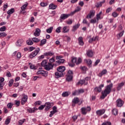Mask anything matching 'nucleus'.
<instances>
[{"label":"nucleus","instance_id":"nucleus-1","mask_svg":"<svg viewBox=\"0 0 125 125\" xmlns=\"http://www.w3.org/2000/svg\"><path fill=\"white\" fill-rule=\"evenodd\" d=\"M112 88H113V84L112 83L106 85L104 90L102 91V96H101V98L102 99H104L105 97H106L108 95L110 94L112 91Z\"/></svg>","mask_w":125,"mask_h":125},{"label":"nucleus","instance_id":"nucleus-2","mask_svg":"<svg viewBox=\"0 0 125 125\" xmlns=\"http://www.w3.org/2000/svg\"><path fill=\"white\" fill-rule=\"evenodd\" d=\"M58 72L55 73V77L57 79H59L60 77H63L64 71L66 68L64 66H60L57 69Z\"/></svg>","mask_w":125,"mask_h":125},{"label":"nucleus","instance_id":"nucleus-3","mask_svg":"<svg viewBox=\"0 0 125 125\" xmlns=\"http://www.w3.org/2000/svg\"><path fill=\"white\" fill-rule=\"evenodd\" d=\"M44 105L45 107L44 109L45 111H48V110H49V109L54 105V104H53V103L46 102Z\"/></svg>","mask_w":125,"mask_h":125},{"label":"nucleus","instance_id":"nucleus-4","mask_svg":"<svg viewBox=\"0 0 125 125\" xmlns=\"http://www.w3.org/2000/svg\"><path fill=\"white\" fill-rule=\"evenodd\" d=\"M40 52V48H37L35 51L33 52L29 55L30 58H34L35 56H37V54Z\"/></svg>","mask_w":125,"mask_h":125},{"label":"nucleus","instance_id":"nucleus-5","mask_svg":"<svg viewBox=\"0 0 125 125\" xmlns=\"http://www.w3.org/2000/svg\"><path fill=\"white\" fill-rule=\"evenodd\" d=\"M95 15V11L93 10H90L89 13L87 15V16L86 17V18H87V19L92 18V17H94Z\"/></svg>","mask_w":125,"mask_h":125},{"label":"nucleus","instance_id":"nucleus-6","mask_svg":"<svg viewBox=\"0 0 125 125\" xmlns=\"http://www.w3.org/2000/svg\"><path fill=\"white\" fill-rule=\"evenodd\" d=\"M54 66V65L52 63H48L44 68L46 71H50V70H52L53 69Z\"/></svg>","mask_w":125,"mask_h":125},{"label":"nucleus","instance_id":"nucleus-7","mask_svg":"<svg viewBox=\"0 0 125 125\" xmlns=\"http://www.w3.org/2000/svg\"><path fill=\"white\" fill-rule=\"evenodd\" d=\"M57 113V107L54 106L53 107V110L50 111V114H49V116L50 118L52 117V116L54 115V114H56Z\"/></svg>","mask_w":125,"mask_h":125},{"label":"nucleus","instance_id":"nucleus-8","mask_svg":"<svg viewBox=\"0 0 125 125\" xmlns=\"http://www.w3.org/2000/svg\"><path fill=\"white\" fill-rule=\"evenodd\" d=\"M37 75H41L43 77H46L47 76V71L44 70H39L37 73Z\"/></svg>","mask_w":125,"mask_h":125},{"label":"nucleus","instance_id":"nucleus-9","mask_svg":"<svg viewBox=\"0 0 125 125\" xmlns=\"http://www.w3.org/2000/svg\"><path fill=\"white\" fill-rule=\"evenodd\" d=\"M124 103L125 102H124V101L122 100L121 99H119L116 101V105L117 107H122Z\"/></svg>","mask_w":125,"mask_h":125},{"label":"nucleus","instance_id":"nucleus-10","mask_svg":"<svg viewBox=\"0 0 125 125\" xmlns=\"http://www.w3.org/2000/svg\"><path fill=\"white\" fill-rule=\"evenodd\" d=\"M102 87H104V84H101L99 87H95L94 90L96 92H101L102 91Z\"/></svg>","mask_w":125,"mask_h":125},{"label":"nucleus","instance_id":"nucleus-11","mask_svg":"<svg viewBox=\"0 0 125 125\" xmlns=\"http://www.w3.org/2000/svg\"><path fill=\"white\" fill-rule=\"evenodd\" d=\"M28 100V96L27 95H24L23 97L21 99V105H24Z\"/></svg>","mask_w":125,"mask_h":125},{"label":"nucleus","instance_id":"nucleus-12","mask_svg":"<svg viewBox=\"0 0 125 125\" xmlns=\"http://www.w3.org/2000/svg\"><path fill=\"white\" fill-rule=\"evenodd\" d=\"M70 15V14H62L61 15L60 19L62 20H65V19H67L68 17H69Z\"/></svg>","mask_w":125,"mask_h":125},{"label":"nucleus","instance_id":"nucleus-13","mask_svg":"<svg viewBox=\"0 0 125 125\" xmlns=\"http://www.w3.org/2000/svg\"><path fill=\"white\" fill-rule=\"evenodd\" d=\"M105 111L106 110L104 109L99 110L96 111V114H97V115H98L99 116H101V115H103V114H104V113H105Z\"/></svg>","mask_w":125,"mask_h":125},{"label":"nucleus","instance_id":"nucleus-14","mask_svg":"<svg viewBox=\"0 0 125 125\" xmlns=\"http://www.w3.org/2000/svg\"><path fill=\"white\" fill-rule=\"evenodd\" d=\"M41 35V29L40 28H36L35 32L34 33L35 37H39Z\"/></svg>","mask_w":125,"mask_h":125},{"label":"nucleus","instance_id":"nucleus-15","mask_svg":"<svg viewBox=\"0 0 125 125\" xmlns=\"http://www.w3.org/2000/svg\"><path fill=\"white\" fill-rule=\"evenodd\" d=\"M3 82H4V78L1 77L0 78V89H2V87H3V85L4 84H3Z\"/></svg>","mask_w":125,"mask_h":125},{"label":"nucleus","instance_id":"nucleus-16","mask_svg":"<svg viewBox=\"0 0 125 125\" xmlns=\"http://www.w3.org/2000/svg\"><path fill=\"white\" fill-rule=\"evenodd\" d=\"M86 54L88 57H92L93 56V51L92 50H88Z\"/></svg>","mask_w":125,"mask_h":125},{"label":"nucleus","instance_id":"nucleus-17","mask_svg":"<svg viewBox=\"0 0 125 125\" xmlns=\"http://www.w3.org/2000/svg\"><path fill=\"white\" fill-rule=\"evenodd\" d=\"M28 113H35L36 111H38V109L36 107H33V108H30L27 109Z\"/></svg>","mask_w":125,"mask_h":125},{"label":"nucleus","instance_id":"nucleus-18","mask_svg":"<svg viewBox=\"0 0 125 125\" xmlns=\"http://www.w3.org/2000/svg\"><path fill=\"white\" fill-rule=\"evenodd\" d=\"M107 74V70L106 69H104L102 71V72L100 73H99L98 76L101 78L102 76H104V75H106Z\"/></svg>","mask_w":125,"mask_h":125},{"label":"nucleus","instance_id":"nucleus-19","mask_svg":"<svg viewBox=\"0 0 125 125\" xmlns=\"http://www.w3.org/2000/svg\"><path fill=\"white\" fill-rule=\"evenodd\" d=\"M57 8V5H55L53 3H51L49 5V9H56Z\"/></svg>","mask_w":125,"mask_h":125},{"label":"nucleus","instance_id":"nucleus-20","mask_svg":"<svg viewBox=\"0 0 125 125\" xmlns=\"http://www.w3.org/2000/svg\"><path fill=\"white\" fill-rule=\"evenodd\" d=\"M83 37H80L78 38V42H79V43L80 45L83 46L84 44L83 43Z\"/></svg>","mask_w":125,"mask_h":125},{"label":"nucleus","instance_id":"nucleus-21","mask_svg":"<svg viewBox=\"0 0 125 125\" xmlns=\"http://www.w3.org/2000/svg\"><path fill=\"white\" fill-rule=\"evenodd\" d=\"M124 85H125L124 82L119 83L117 86V90L119 91L120 89H122V87H123Z\"/></svg>","mask_w":125,"mask_h":125},{"label":"nucleus","instance_id":"nucleus-22","mask_svg":"<svg viewBox=\"0 0 125 125\" xmlns=\"http://www.w3.org/2000/svg\"><path fill=\"white\" fill-rule=\"evenodd\" d=\"M70 94H71L70 92L65 91V92H63L62 93V97H68V95H70Z\"/></svg>","mask_w":125,"mask_h":125},{"label":"nucleus","instance_id":"nucleus-23","mask_svg":"<svg viewBox=\"0 0 125 125\" xmlns=\"http://www.w3.org/2000/svg\"><path fill=\"white\" fill-rule=\"evenodd\" d=\"M80 26H81V24H80L79 23H77L76 25L73 26L72 29L73 32H76V31H77V29H78Z\"/></svg>","mask_w":125,"mask_h":125},{"label":"nucleus","instance_id":"nucleus-24","mask_svg":"<svg viewBox=\"0 0 125 125\" xmlns=\"http://www.w3.org/2000/svg\"><path fill=\"white\" fill-rule=\"evenodd\" d=\"M22 43H23V40H18V41L16 43L17 46H21V45H22Z\"/></svg>","mask_w":125,"mask_h":125},{"label":"nucleus","instance_id":"nucleus-25","mask_svg":"<svg viewBox=\"0 0 125 125\" xmlns=\"http://www.w3.org/2000/svg\"><path fill=\"white\" fill-rule=\"evenodd\" d=\"M79 102H80V99L78 97H75L72 100V103L78 104Z\"/></svg>","mask_w":125,"mask_h":125},{"label":"nucleus","instance_id":"nucleus-26","mask_svg":"<svg viewBox=\"0 0 125 125\" xmlns=\"http://www.w3.org/2000/svg\"><path fill=\"white\" fill-rule=\"evenodd\" d=\"M118 113H119V111L118 110V109L117 108H114L112 110V113L113 114V115H114V116H117V115H118Z\"/></svg>","mask_w":125,"mask_h":125},{"label":"nucleus","instance_id":"nucleus-27","mask_svg":"<svg viewBox=\"0 0 125 125\" xmlns=\"http://www.w3.org/2000/svg\"><path fill=\"white\" fill-rule=\"evenodd\" d=\"M14 12H15V10H14V9L12 8L10 10H9L7 13V14H8V15H11V14H13V13H14Z\"/></svg>","mask_w":125,"mask_h":125},{"label":"nucleus","instance_id":"nucleus-28","mask_svg":"<svg viewBox=\"0 0 125 125\" xmlns=\"http://www.w3.org/2000/svg\"><path fill=\"white\" fill-rule=\"evenodd\" d=\"M41 64H42V67H44V68L45 66L47 65V60H44L42 61V62H41Z\"/></svg>","mask_w":125,"mask_h":125},{"label":"nucleus","instance_id":"nucleus-29","mask_svg":"<svg viewBox=\"0 0 125 125\" xmlns=\"http://www.w3.org/2000/svg\"><path fill=\"white\" fill-rule=\"evenodd\" d=\"M124 33H125V31H123L122 32H120V33L117 35V37L118 40H120V38H122V36H124Z\"/></svg>","mask_w":125,"mask_h":125},{"label":"nucleus","instance_id":"nucleus-30","mask_svg":"<svg viewBox=\"0 0 125 125\" xmlns=\"http://www.w3.org/2000/svg\"><path fill=\"white\" fill-rule=\"evenodd\" d=\"M53 30V27L51 26L49 28L46 30V32H47L48 34H51L52 32V30Z\"/></svg>","mask_w":125,"mask_h":125},{"label":"nucleus","instance_id":"nucleus-31","mask_svg":"<svg viewBox=\"0 0 125 125\" xmlns=\"http://www.w3.org/2000/svg\"><path fill=\"white\" fill-rule=\"evenodd\" d=\"M54 55V53H53L51 51L46 52L44 53V55H45V56H52V55Z\"/></svg>","mask_w":125,"mask_h":125},{"label":"nucleus","instance_id":"nucleus-32","mask_svg":"<svg viewBox=\"0 0 125 125\" xmlns=\"http://www.w3.org/2000/svg\"><path fill=\"white\" fill-rule=\"evenodd\" d=\"M82 110V113L83 115H86V113H87V111H86V108L85 107H82L81 108Z\"/></svg>","mask_w":125,"mask_h":125},{"label":"nucleus","instance_id":"nucleus-33","mask_svg":"<svg viewBox=\"0 0 125 125\" xmlns=\"http://www.w3.org/2000/svg\"><path fill=\"white\" fill-rule=\"evenodd\" d=\"M65 62V60L64 59H60L58 61H57L56 64H58L59 65H60V64L63 63Z\"/></svg>","mask_w":125,"mask_h":125},{"label":"nucleus","instance_id":"nucleus-34","mask_svg":"<svg viewBox=\"0 0 125 125\" xmlns=\"http://www.w3.org/2000/svg\"><path fill=\"white\" fill-rule=\"evenodd\" d=\"M101 14H102V12H100L99 14H97L96 15V19L99 21L101 19Z\"/></svg>","mask_w":125,"mask_h":125},{"label":"nucleus","instance_id":"nucleus-35","mask_svg":"<svg viewBox=\"0 0 125 125\" xmlns=\"http://www.w3.org/2000/svg\"><path fill=\"white\" fill-rule=\"evenodd\" d=\"M90 23L92 24H95V23H98V21L94 18L90 20Z\"/></svg>","mask_w":125,"mask_h":125},{"label":"nucleus","instance_id":"nucleus-36","mask_svg":"<svg viewBox=\"0 0 125 125\" xmlns=\"http://www.w3.org/2000/svg\"><path fill=\"white\" fill-rule=\"evenodd\" d=\"M102 3H103V2H99L96 3L95 6L97 7V8H98V7H101L102 6Z\"/></svg>","mask_w":125,"mask_h":125},{"label":"nucleus","instance_id":"nucleus-37","mask_svg":"<svg viewBox=\"0 0 125 125\" xmlns=\"http://www.w3.org/2000/svg\"><path fill=\"white\" fill-rule=\"evenodd\" d=\"M46 43V39H43L41 41V43L40 44V46H42L43 44H45Z\"/></svg>","mask_w":125,"mask_h":125},{"label":"nucleus","instance_id":"nucleus-38","mask_svg":"<svg viewBox=\"0 0 125 125\" xmlns=\"http://www.w3.org/2000/svg\"><path fill=\"white\" fill-rule=\"evenodd\" d=\"M26 43L28 45H32V44H34V42L31 39L27 40L26 41Z\"/></svg>","mask_w":125,"mask_h":125},{"label":"nucleus","instance_id":"nucleus-39","mask_svg":"<svg viewBox=\"0 0 125 125\" xmlns=\"http://www.w3.org/2000/svg\"><path fill=\"white\" fill-rule=\"evenodd\" d=\"M72 80H73V76H72V75H67L66 81H67V82H71Z\"/></svg>","mask_w":125,"mask_h":125},{"label":"nucleus","instance_id":"nucleus-40","mask_svg":"<svg viewBox=\"0 0 125 125\" xmlns=\"http://www.w3.org/2000/svg\"><path fill=\"white\" fill-rule=\"evenodd\" d=\"M32 41L34 42L37 43L39 42L41 40L38 38L34 37L32 38Z\"/></svg>","mask_w":125,"mask_h":125},{"label":"nucleus","instance_id":"nucleus-41","mask_svg":"<svg viewBox=\"0 0 125 125\" xmlns=\"http://www.w3.org/2000/svg\"><path fill=\"white\" fill-rule=\"evenodd\" d=\"M69 29L67 28V26H64L62 28V33H68Z\"/></svg>","mask_w":125,"mask_h":125},{"label":"nucleus","instance_id":"nucleus-42","mask_svg":"<svg viewBox=\"0 0 125 125\" xmlns=\"http://www.w3.org/2000/svg\"><path fill=\"white\" fill-rule=\"evenodd\" d=\"M26 121V119H23L22 120H21L20 121H19L18 123H19V125H22V124H24V123H25V122Z\"/></svg>","mask_w":125,"mask_h":125},{"label":"nucleus","instance_id":"nucleus-43","mask_svg":"<svg viewBox=\"0 0 125 125\" xmlns=\"http://www.w3.org/2000/svg\"><path fill=\"white\" fill-rule=\"evenodd\" d=\"M84 61L89 65H91V64H92V61H91V60H89V59H88V60H85Z\"/></svg>","mask_w":125,"mask_h":125},{"label":"nucleus","instance_id":"nucleus-44","mask_svg":"<svg viewBox=\"0 0 125 125\" xmlns=\"http://www.w3.org/2000/svg\"><path fill=\"white\" fill-rule=\"evenodd\" d=\"M13 83H14V80L13 79H11L9 82V86L11 87L12 86V84H13Z\"/></svg>","mask_w":125,"mask_h":125},{"label":"nucleus","instance_id":"nucleus-45","mask_svg":"<svg viewBox=\"0 0 125 125\" xmlns=\"http://www.w3.org/2000/svg\"><path fill=\"white\" fill-rule=\"evenodd\" d=\"M83 24H86V25H87L88 27H89V26H90V24L89 23L87 22V21L86 19H83Z\"/></svg>","mask_w":125,"mask_h":125},{"label":"nucleus","instance_id":"nucleus-46","mask_svg":"<svg viewBox=\"0 0 125 125\" xmlns=\"http://www.w3.org/2000/svg\"><path fill=\"white\" fill-rule=\"evenodd\" d=\"M82 60L81 58H79L77 61H76V65H79L82 63Z\"/></svg>","mask_w":125,"mask_h":125},{"label":"nucleus","instance_id":"nucleus-47","mask_svg":"<svg viewBox=\"0 0 125 125\" xmlns=\"http://www.w3.org/2000/svg\"><path fill=\"white\" fill-rule=\"evenodd\" d=\"M27 6H28V3L26 2L21 7V9L25 10Z\"/></svg>","mask_w":125,"mask_h":125},{"label":"nucleus","instance_id":"nucleus-48","mask_svg":"<svg viewBox=\"0 0 125 125\" xmlns=\"http://www.w3.org/2000/svg\"><path fill=\"white\" fill-rule=\"evenodd\" d=\"M72 95L75 96L76 95H80L79 94V91L78 90H75L72 92Z\"/></svg>","mask_w":125,"mask_h":125},{"label":"nucleus","instance_id":"nucleus-49","mask_svg":"<svg viewBox=\"0 0 125 125\" xmlns=\"http://www.w3.org/2000/svg\"><path fill=\"white\" fill-rule=\"evenodd\" d=\"M85 83V80H81L80 82H79L77 84H81V85H83V83Z\"/></svg>","mask_w":125,"mask_h":125},{"label":"nucleus","instance_id":"nucleus-50","mask_svg":"<svg viewBox=\"0 0 125 125\" xmlns=\"http://www.w3.org/2000/svg\"><path fill=\"white\" fill-rule=\"evenodd\" d=\"M6 30V27L5 26H3L0 28V32H4Z\"/></svg>","mask_w":125,"mask_h":125},{"label":"nucleus","instance_id":"nucleus-51","mask_svg":"<svg viewBox=\"0 0 125 125\" xmlns=\"http://www.w3.org/2000/svg\"><path fill=\"white\" fill-rule=\"evenodd\" d=\"M71 62L72 63H74L75 64V63H76V64H77V58H72V60H71Z\"/></svg>","mask_w":125,"mask_h":125},{"label":"nucleus","instance_id":"nucleus-52","mask_svg":"<svg viewBox=\"0 0 125 125\" xmlns=\"http://www.w3.org/2000/svg\"><path fill=\"white\" fill-rule=\"evenodd\" d=\"M45 107V105L44 104L41 105L39 107L38 110H43V109H44Z\"/></svg>","mask_w":125,"mask_h":125},{"label":"nucleus","instance_id":"nucleus-53","mask_svg":"<svg viewBox=\"0 0 125 125\" xmlns=\"http://www.w3.org/2000/svg\"><path fill=\"white\" fill-rule=\"evenodd\" d=\"M10 119L7 118L5 122V125H9V123H10Z\"/></svg>","mask_w":125,"mask_h":125},{"label":"nucleus","instance_id":"nucleus-54","mask_svg":"<svg viewBox=\"0 0 125 125\" xmlns=\"http://www.w3.org/2000/svg\"><path fill=\"white\" fill-rule=\"evenodd\" d=\"M61 27L60 26L58 27L56 30V33H58V34H59V33H61Z\"/></svg>","mask_w":125,"mask_h":125},{"label":"nucleus","instance_id":"nucleus-55","mask_svg":"<svg viewBox=\"0 0 125 125\" xmlns=\"http://www.w3.org/2000/svg\"><path fill=\"white\" fill-rule=\"evenodd\" d=\"M100 62V59H98V60H96L95 62L93 64V66H97V65H98V63H99Z\"/></svg>","mask_w":125,"mask_h":125},{"label":"nucleus","instance_id":"nucleus-56","mask_svg":"<svg viewBox=\"0 0 125 125\" xmlns=\"http://www.w3.org/2000/svg\"><path fill=\"white\" fill-rule=\"evenodd\" d=\"M7 106L8 108H9V109H11V108H12V106H13V104L11 103H9L7 104Z\"/></svg>","mask_w":125,"mask_h":125},{"label":"nucleus","instance_id":"nucleus-57","mask_svg":"<svg viewBox=\"0 0 125 125\" xmlns=\"http://www.w3.org/2000/svg\"><path fill=\"white\" fill-rule=\"evenodd\" d=\"M40 5L42 6L43 7H44V6H47V3L46 2H42L41 3H40Z\"/></svg>","mask_w":125,"mask_h":125},{"label":"nucleus","instance_id":"nucleus-58","mask_svg":"<svg viewBox=\"0 0 125 125\" xmlns=\"http://www.w3.org/2000/svg\"><path fill=\"white\" fill-rule=\"evenodd\" d=\"M30 69H34L35 68V65L32 64L31 62L29 63Z\"/></svg>","mask_w":125,"mask_h":125},{"label":"nucleus","instance_id":"nucleus-59","mask_svg":"<svg viewBox=\"0 0 125 125\" xmlns=\"http://www.w3.org/2000/svg\"><path fill=\"white\" fill-rule=\"evenodd\" d=\"M6 33L5 32H1L0 33V38H1V37H6Z\"/></svg>","mask_w":125,"mask_h":125},{"label":"nucleus","instance_id":"nucleus-60","mask_svg":"<svg viewBox=\"0 0 125 125\" xmlns=\"http://www.w3.org/2000/svg\"><path fill=\"white\" fill-rule=\"evenodd\" d=\"M15 104L17 105V107H19V105H20V102L19 101H15Z\"/></svg>","mask_w":125,"mask_h":125},{"label":"nucleus","instance_id":"nucleus-61","mask_svg":"<svg viewBox=\"0 0 125 125\" xmlns=\"http://www.w3.org/2000/svg\"><path fill=\"white\" fill-rule=\"evenodd\" d=\"M119 15L118 14V13H117L116 12H114L113 13H112V16H113V17H117V16H118Z\"/></svg>","mask_w":125,"mask_h":125},{"label":"nucleus","instance_id":"nucleus-62","mask_svg":"<svg viewBox=\"0 0 125 125\" xmlns=\"http://www.w3.org/2000/svg\"><path fill=\"white\" fill-rule=\"evenodd\" d=\"M7 7H8V5L7 4V3L4 4L3 9V11H5V10H6V8H7Z\"/></svg>","mask_w":125,"mask_h":125},{"label":"nucleus","instance_id":"nucleus-63","mask_svg":"<svg viewBox=\"0 0 125 125\" xmlns=\"http://www.w3.org/2000/svg\"><path fill=\"white\" fill-rule=\"evenodd\" d=\"M81 10V7L78 6L76 9L74 10L75 12H79Z\"/></svg>","mask_w":125,"mask_h":125},{"label":"nucleus","instance_id":"nucleus-64","mask_svg":"<svg viewBox=\"0 0 125 125\" xmlns=\"http://www.w3.org/2000/svg\"><path fill=\"white\" fill-rule=\"evenodd\" d=\"M78 91L79 95L81 94V93H83V92H84V90L83 89H81L80 90H78Z\"/></svg>","mask_w":125,"mask_h":125}]
</instances>
